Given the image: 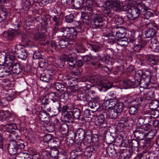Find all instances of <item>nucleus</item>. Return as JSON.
I'll return each mask as SVG.
<instances>
[{
	"instance_id": "obj_33",
	"label": "nucleus",
	"mask_w": 159,
	"mask_h": 159,
	"mask_svg": "<svg viewBox=\"0 0 159 159\" xmlns=\"http://www.w3.org/2000/svg\"><path fill=\"white\" fill-rule=\"evenodd\" d=\"M149 116H142L140 117L138 120L137 124L138 125L140 128L143 126L145 124L144 122L147 119L149 118Z\"/></svg>"
},
{
	"instance_id": "obj_18",
	"label": "nucleus",
	"mask_w": 159,
	"mask_h": 159,
	"mask_svg": "<svg viewBox=\"0 0 159 159\" xmlns=\"http://www.w3.org/2000/svg\"><path fill=\"white\" fill-rule=\"evenodd\" d=\"M7 58H8V61H14L15 60V51L11 48H8L5 50L4 52Z\"/></svg>"
},
{
	"instance_id": "obj_16",
	"label": "nucleus",
	"mask_w": 159,
	"mask_h": 159,
	"mask_svg": "<svg viewBox=\"0 0 159 159\" xmlns=\"http://www.w3.org/2000/svg\"><path fill=\"white\" fill-rule=\"evenodd\" d=\"M86 7L83 6L81 9L82 10H86V9L89 11V13L92 12L93 7L96 6L97 4L96 2L93 0H87L86 2Z\"/></svg>"
},
{
	"instance_id": "obj_15",
	"label": "nucleus",
	"mask_w": 159,
	"mask_h": 159,
	"mask_svg": "<svg viewBox=\"0 0 159 159\" xmlns=\"http://www.w3.org/2000/svg\"><path fill=\"white\" fill-rule=\"evenodd\" d=\"M122 88L127 89L128 88H135L138 86L134 81H132L129 79L124 81L121 83Z\"/></svg>"
},
{
	"instance_id": "obj_47",
	"label": "nucleus",
	"mask_w": 159,
	"mask_h": 159,
	"mask_svg": "<svg viewBox=\"0 0 159 159\" xmlns=\"http://www.w3.org/2000/svg\"><path fill=\"white\" fill-rule=\"evenodd\" d=\"M138 109L137 107L135 105L129 107V112L131 115H134L138 112Z\"/></svg>"
},
{
	"instance_id": "obj_9",
	"label": "nucleus",
	"mask_w": 159,
	"mask_h": 159,
	"mask_svg": "<svg viewBox=\"0 0 159 159\" xmlns=\"http://www.w3.org/2000/svg\"><path fill=\"white\" fill-rule=\"evenodd\" d=\"M129 8L127 16L129 19L133 20L139 16L140 13L135 4L131 5Z\"/></svg>"
},
{
	"instance_id": "obj_39",
	"label": "nucleus",
	"mask_w": 159,
	"mask_h": 159,
	"mask_svg": "<svg viewBox=\"0 0 159 159\" xmlns=\"http://www.w3.org/2000/svg\"><path fill=\"white\" fill-rule=\"evenodd\" d=\"M124 106L122 102H116V104L114 108L115 110L119 113L121 112L123 109Z\"/></svg>"
},
{
	"instance_id": "obj_48",
	"label": "nucleus",
	"mask_w": 159,
	"mask_h": 159,
	"mask_svg": "<svg viewBox=\"0 0 159 159\" xmlns=\"http://www.w3.org/2000/svg\"><path fill=\"white\" fill-rule=\"evenodd\" d=\"M31 3L29 0H24L22 3V7L24 9H29L31 7Z\"/></svg>"
},
{
	"instance_id": "obj_28",
	"label": "nucleus",
	"mask_w": 159,
	"mask_h": 159,
	"mask_svg": "<svg viewBox=\"0 0 159 159\" xmlns=\"http://www.w3.org/2000/svg\"><path fill=\"white\" fill-rule=\"evenodd\" d=\"M85 135V131L82 128H79L77 130L75 137H78L79 139L80 142H81L84 138Z\"/></svg>"
},
{
	"instance_id": "obj_2",
	"label": "nucleus",
	"mask_w": 159,
	"mask_h": 159,
	"mask_svg": "<svg viewBox=\"0 0 159 159\" xmlns=\"http://www.w3.org/2000/svg\"><path fill=\"white\" fill-rule=\"evenodd\" d=\"M6 68L9 70L8 74L6 73V76L10 75L11 72L14 74L18 75L21 73L22 71V67L19 63H15L14 61L7 62V66H5Z\"/></svg>"
},
{
	"instance_id": "obj_21",
	"label": "nucleus",
	"mask_w": 159,
	"mask_h": 159,
	"mask_svg": "<svg viewBox=\"0 0 159 159\" xmlns=\"http://www.w3.org/2000/svg\"><path fill=\"white\" fill-rule=\"evenodd\" d=\"M146 43V42L144 41L140 42L136 41L135 43L133 44V48L134 51L137 52H139Z\"/></svg>"
},
{
	"instance_id": "obj_1",
	"label": "nucleus",
	"mask_w": 159,
	"mask_h": 159,
	"mask_svg": "<svg viewBox=\"0 0 159 159\" xmlns=\"http://www.w3.org/2000/svg\"><path fill=\"white\" fill-rule=\"evenodd\" d=\"M61 32L63 33L62 35L69 41H74L77 37V30L78 32H81L82 30L79 29L77 27L76 30L71 27H63L60 29Z\"/></svg>"
},
{
	"instance_id": "obj_49",
	"label": "nucleus",
	"mask_w": 159,
	"mask_h": 159,
	"mask_svg": "<svg viewBox=\"0 0 159 159\" xmlns=\"http://www.w3.org/2000/svg\"><path fill=\"white\" fill-rule=\"evenodd\" d=\"M156 133V130H151L149 131L148 133H146V136H147L148 139H151L155 135Z\"/></svg>"
},
{
	"instance_id": "obj_53",
	"label": "nucleus",
	"mask_w": 159,
	"mask_h": 159,
	"mask_svg": "<svg viewBox=\"0 0 159 159\" xmlns=\"http://www.w3.org/2000/svg\"><path fill=\"white\" fill-rule=\"evenodd\" d=\"M141 128L143 129V130L146 132L151 130L152 129V126L150 124H144L143 126L140 127Z\"/></svg>"
},
{
	"instance_id": "obj_43",
	"label": "nucleus",
	"mask_w": 159,
	"mask_h": 159,
	"mask_svg": "<svg viewBox=\"0 0 159 159\" xmlns=\"http://www.w3.org/2000/svg\"><path fill=\"white\" fill-rule=\"evenodd\" d=\"M9 70L7 68H6L5 66H0V77L6 76V73L8 74Z\"/></svg>"
},
{
	"instance_id": "obj_13",
	"label": "nucleus",
	"mask_w": 159,
	"mask_h": 159,
	"mask_svg": "<svg viewBox=\"0 0 159 159\" xmlns=\"http://www.w3.org/2000/svg\"><path fill=\"white\" fill-rule=\"evenodd\" d=\"M12 116V114L10 112L0 111V119L1 120H5L8 122H11L13 120Z\"/></svg>"
},
{
	"instance_id": "obj_63",
	"label": "nucleus",
	"mask_w": 159,
	"mask_h": 159,
	"mask_svg": "<svg viewBox=\"0 0 159 159\" xmlns=\"http://www.w3.org/2000/svg\"><path fill=\"white\" fill-rule=\"evenodd\" d=\"M50 2L49 0H41V1L39 2V5L43 7L45 5Z\"/></svg>"
},
{
	"instance_id": "obj_3",
	"label": "nucleus",
	"mask_w": 159,
	"mask_h": 159,
	"mask_svg": "<svg viewBox=\"0 0 159 159\" xmlns=\"http://www.w3.org/2000/svg\"><path fill=\"white\" fill-rule=\"evenodd\" d=\"M24 144L15 140H11L8 144L7 150L9 154L11 156L14 155L17 152L18 150L24 148Z\"/></svg>"
},
{
	"instance_id": "obj_58",
	"label": "nucleus",
	"mask_w": 159,
	"mask_h": 159,
	"mask_svg": "<svg viewBox=\"0 0 159 159\" xmlns=\"http://www.w3.org/2000/svg\"><path fill=\"white\" fill-rule=\"evenodd\" d=\"M111 34H109V37L108 39V42L109 43H111V44H113L114 43H117V40L118 39H116L115 38L116 37L113 36H112V37H111V35H110Z\"/></svg>"
},
{
	"instance_id": "obj_51",
	"label": "nucleus",
	"mask_w": 159,
	"mask_h": 159,
	"mask_svg": "<svg viewBox=\"0 0 159 159\" xmlns=\"http://www.w3.org/2000/svg\"><path fill=\"white\" fill-rule=\"evenodd\" d=\"M9 61L8 60H7L5 55L0 52V63H5L7 65V62Z\"/></svg>"
},
{
	"instance_id": "obj_57",
	"label": "nucleus",
	"mask_w": 159,
	"mask_h": 159,
	"mask_svg": "<svg viewBox=\"0 0 159 159\" xmlns=\"http://www.w3.org/2000/svg\"><path fill=\"white\" fill-rule=\"evenodd\" d=\"M149 106H152V108L156 109L159 107V104L158 102L157 101H152L149 104Z\"/></svg>"
},
{
	"instance_id": "obj_62",
	"label": "nucleus",
	"mask_w": 159,
	"mask_h": 159,
	"mask_svg": "<svg viewBox=\"0 0 159 159\" xmlns=\"http://www.w3.org/2000/svg\"><path fill=\"white\" fill-rule=\"evenodd\" d=\"M52 138V137L51 135L50 134H48L45 135L44 137L43 140L45 141V142L48 143Z\"/></svg>"
},
{
	"instance_id": "obj_19",
	"label": "nucleus",
	"mask_w": 159,
	"mask_h": 159,
	"mask_svg": "<svg viewBox=\"0 0 159 159\" xmlns=\"http://www.w3.org/2000/svg\"><path fill=\"white\" fill-rule=\"evenodd\" d=\"M107 154L114 159L117 157V153L113 145H111L107 147L106 150Z\"/></svg>"
},
{
	"instance_id": "obj_31",
	"label": "nucleus",
	"mask_w": 159,
	"mask_h": 159,
	"mask_svg": "<svg viewBox=\"0 0 159 159\" xmlns=\"http://www.w3.org/2000/svg\"><path fill=\"white\" fill-rule=\"evenodd\" d=\"M156 30L152 28L148 29L145 32V35L146 38H149L153 36L156 33Z\"/></svg>"
},
{
	"instance_id": "obj_12",
	"label": "nucleus",
	"mask_w": 159,
	"mask_h": 159,
	"mask_svg": "<svg viewBox=\"0 0 159 159\" xmlns=\"http://www.w3.org/2000/svg\"><path fill=\"white\" fill-rule=\"evenodd\" d=\"M92 18L96 28H100L103 26V20L100 15L98 14L93 15Z\"/></svg>"
},
{
	"instance_id": "obj_23",
	"label": "nucleus",
	"mask_w": 159,
	"mask_h": 159,
	"mask_svg": "<svg viewBox=\"0 0 159 159\" xmlns=\"http://www.w3.org/2000/svg\"><path fill=\"white\" fill-rule=\"evenodd\" d=\"M106 111L107 117L110 119L116 118L119 113L113 108L108 109Z\"/></svg>"
},
{
	"instance_id": "obj_8",
	"label": "nucleus",
	"mask_w": 159,
	"mask_h": 159,
	"mask_svg": "<svg viewBox=\"0 0 159 159\" xmlns=\"http://www.w3.org/2000/svg\"><path fill=\"white\" fill-rule=\"evenodd\" d=\"M15 52L17 57L22 60H25L27 57L26 50L24 47L20 44H17L15 47Z\"/></svg>"
},
{
	"instance_id": "obj_22",
	"label": "nucleus",
	"mask_w": 159,
	"mask_h": 159,
	"mask_svg": "<svg viewBox=\"0 0 159 159\" xmlns=\"http://www.w3.org/2000/svg\"><path fill=\"white\" fill-rule=\"evenodd\" d=\"M53 74L52 71L48 70L46 71L45 73H43L41 75L40 79L43 81L48 82L50 79V76L52 75Z\"/></svg>"
},
{
	"instance_id": "obj_50",
	"label": "nucleus",
	"mask_w": 159,
	"mask_h": 159,
	"mask_svg": "<svg viewBox=\"0 0 159 159\" xmlns=\"http://www.w3.org/2000/svg\"><path fill=\"white\" fill-rule=\"evenodd\" d=\"M59 44L61 48H64L68 45V43L67 41L64 39H62L59 42Z\"/></svg>"
},
{
	"instance_id": "obj_10",
	"label": "nucleus",
	"mask_w": 159,
	"mask_h": 159,
	"mask_svg": "<svg viewBox=\"0 0 159 159\" xmlns=\"http://www.w3.org/2000/svg\"><path fill=\"white\" fill-rule=\"evenodd\" d=\"M111 35L119 39L123 38L125 36V28L118 26L113 28L111 30Z\"/></svg>"
},
{
	"instance_id": "obj_46",
	"label": "nucleus",
	"mask_w": 159,
	"mask_h": 159,
	"mask_svg": "<svg viewBox=\"0 0 159 159\" xmlns=\"http://www.w3.org/2000/svg\"><path fill=\"white\" fill-rule=\"evenodd\" d=\"M68 130V125L66 123H62L60 126V131L62 134H64Z\"/></svg>"
},
{
	"instance_id": "obj_36",
	"label": "nucleus",
	"mask_w": 159,
	"mask_h": 159,
	"mask_svg": "<svg viewBox=\"0 0 159 159\" xmlns=\"http://www.w3.org/2000/svg\"><path fill=\"white\" fill-rule=\"evenodd\" d=\"M136 7L140 13L147 11L148 10V7L147 6L143 3H137L135 4Z\"/></svg>"
},
{
	"instance_id": "obj_25",
	"label": "nucleus",
	"mask_w": 159,
	"mask_h": 159,
	"mask_svg": "<svg viewBox=\"0 0 159 159\" xmlns=\"http://www.w3.org/2000/svg\"><path fill=\"white\" fill-rule=\"evenodd\" d=\"M134 135L138 139L142 140L146 136V134L143 129L140 128L135 132Z\"/></svg>"
},
{
	"instance_id": "obj_45",
	"label": "nucleus",
	"mask_w": 159,
	"mask_h": 159,
	"mask_svg": "<svg viewBox=\"0 0 159 159\" xmlns=\"http://www.w3.org/2000/svg\"><path fill=\"white\" fill-rule=\"evenodd\" d=\"M144 96L145 98L147 100H150L154 97V93L152 91H148L144 93Z\"/></svg>"
},
{
	"instance_id": "obj_7",
	"label": "nucleus",
	"mask_w": 159,
	"mask_h": 159,
	"mask_svg": "<svg viewBox=\"0 0 159 159\" xmlns=\"http://www.w3.org/2000/svg\"><path fill=\"white\" fill-rule=\"evenodd\" d=\"M54 96L51 99L53 102H56L59 106H60V101L66 102L69 99V94L67 93H61V92H57L54 93Z\"/></svg>"
},
{
	"instance_id": "obj_11",
	"label": "nucleus",
	"mask_w": 159,
	"mask_h": 159,
	"mask_svg": "<svg viewBox=\"0 0 159 159\" xmlns=\"http://www.w3.org/2000/svg\"><path fill=\"white\" fill-rule=\"evenodd\" d=\"M106 5L110 11H116L120 9L121 2L118 0L111 1L106 2Z\"/></svg>"
},
{
	"instance_id": "obj_29",
	"label": "nucleus",
	"mask_w": 159,
	"mask_h": 159,
	"mask_svg": "<svg viewBox=\"0 0 159 159\" xmlns=\"http://www.w3.org/2000/svg\"><path fill=\"white\" fill-rule=\"evenodd\" d=\"M159 57L156 55H150L148 58V60L150 64L153 65H156L158 62Z\"/></svg>"
},
{
	"instance_id": "obj_30",
	"label": "nucleus",
	"mask_w": 159,
	"mask_h": 159,
	"mask_svg": "<svg viewBox=\"0 0 159 159\" xmlns=\"http://www.w3.org/2000/svg\"><path fill=\"white\" fill-rule=\"evenodd\" d=\"M47 63L50 65H55V64L60 65L59 61L61 60L59 59H55L51 57H49L47 58Z\"/></svg>"
},
{
	"instance_id": "obj_37",
	"label": "nucleus",
	"mask_w": 159,
	"mask_h": 159,
	"mask_svg": "<svg viewBox=\"0 0 159 159\" xmlns=\"http://www.w3.org/2000/svg\"><path fill=\"white\" fill-rule=\"evenodd\" d=\"M128 44V39L126 38L118 39L117 42V44L121 46V47H125Z\"/></svg>"
},
{
	"instance_id": "obj_27",
	"label": "nucleus",
	"mask_w": 159,
	"mask_h": 159,
	"mask_svg": "<svg viewBox=\"0 0 159 159\" xmlns=\"http://www.w3.org/2000/svg\"><path fill=\"white\" fill-rule=\"evenodd\" d=\"M14 159H31V158L27 153L21 152L16 155Z\"/></svg>"
},
{
	"instance_id": "obj_59",
	"label": "nucleus",
	"mask_w": 159,
	"mask_h": 159,
	"mask_svg": "<svg viewBox=\"0 0 159 159\" xmlns=\"http://www.w3.org/2000/svg\"><path fill=\"white\" fill-rule=\"evenodd\" d=\"M22 40L27 45H29V43L30 42V37H28L27 36H23L22 38Z\"/></svg>"
},
{
	"instance_id": "obj_38",
	"label": "nucleus",
	"mask_w": 159,
	"mask_h": 159,
	"mask_svg": "<svg viewBox=\"0 0 159 159\" xmlns=\"http://www.w3.org/2000/svg\"><path fill=\"white\" fill-rule=\"evenodd\" d=\"M128 118L126 116H122L119 121L117 124L118 126H119L122 128L124 127L125 124L128 121Z\"/></svg>"
},
{
	"instance_id": "obj_56",
	"label": "nucleus",
	"mask_w": 159,
	"mask_h": 159,
	"mask_svg": "<svg viewBox=\"0 0 159 159\" xmlns=\"http://www.w3.org/2000/svg\"><path fill=\"white\" fill-rule=\"evenodd\" d=\"M17 127L16 125L14 123H9V133H12L14 131V130L17 129Z\"/></svg>"
},
{
	"instance_id": "obj_55",
	"label": "nucleus",
	"mask_w": 159,
	"mask_h": 159,
	"mask_svg": "<svg viewBox=\"0 0 159 159\" xmlns=\"http://www.w3.org/2000/svg\"><path fill=\"white\" fill-rule=\"evenodd\" d=\"M50 156V153L47 151H43L42 152L41 157L43 159H48Z\"/></svg>"
},
{
	"instance_id": "obj_61",
	"label": "nucleus",
	"mask_w": 159,
	"mask_h": 159,
	"mask_svg": "<svg viewBox=\"0 0 159 159\" xmlns=\"http://www.w3.org/2000/svg\"><path fill=\"white\" fill-rule=\"evenodd\" d=\"M153 16L152 13L150 11H147L144 15V19L149 20L150 17H152Z\"/></svg>"
},
{
	"instance_id": "obj_35",
	"label": "nucleus",
	"mask_w": 159,
	"mask_h": 159,
	"mask_svg": "<svg viewBox=\"0 0 159 159\" xmlns=\"http://www.w3.org/2000/svg\"><path fill=\"white\" fill-rule=\"evenodd\" d=\"M88 47L94 52H96L100 51L101 49V47L100 45L97 44L88 43Z\"/></svg>"
},
{
	"instance_id": "obj_44",
	"label": "nucleus",
	"mask_w": 159,
	"mask_h": 159,
	"mask_svg": "<svg viewBox=\"0 0 159 159\" xmlns=\"http://www.w3.org/2000/svg\"><path fill=\"white\" fill-rule=\"evenodd\" d=\"M64 85L60 82H56L54 85V88L57 91L62 92L63 91V89L64 88Z\"/></svg>"
},
{
	"instance_id": "obj_4",
	"label": "nucleus",
	"mask_w": 159,
	"mask_h": 159,
	"mask_svg": "<svg viewBox=\"0 0 159 159\" xmlns=\"http://www.w3.org/2000/svg\"><path fill=\"white\" fill-rule=\"evenodd\" d=\"M105 117L103 114L100 115L96 117L95 120V124L97 128L103 133L107 131V124L105 122Z\"/></svg>"
},
{
	"instance_id": "obj_54",
	"label": "nucleus",
	"mask_w": 159,
	"mask_h": 159,
	"mask_svg": "<svg viewBox=\"0 0 159 159\" xmlns=\"http://www.w3.org/2000/svg\"><path fill=\"white\" fill-rule=\"evenodd\" d=\"M74 17V15L71 14L68 15H67L65 17V20L66 22L67 23H71L73 21Z\"/></svg>"
},
{
	"instance_id": "obj_34",
	"label": "nucleus",
	"mask_w": 159,
	"mask_h": 159,
	"mask_svg": "<svg viewBox=\"0 0 159 159\" xmlns=\"http://www.w3.org/2000/svg\"><path fill=\"white\" fill-rule=\"evenodd\" d=\"M89 107L91 109H94V111H96L100 107L99 103L98 102H96L94 100L89 102L88 104Z\"/></svg>"
},
{
	"instance_id": "obj_26",
	"label": "nucleus",
	"mask_w": 159,
	"mask_h": 159,
	"mask_svg": "<svg viewBox=\"0 0 159 159\" xmlns=\"http://www.w3.org/2000/svg\"><path fill=\"white\" fill-rule=\"evenodd\" d=\"M143 72L141 70L137 71L135 73V79L134 81L137 85L138 86L140 84V82L142 80Z\"/></svg>"
},
{
	"instance_id": "obj_20",
	"label": "nucleus",
	"mask_w": 159,
	"mask_h": 159,
	"mask_svg": "<svg viewBox=\"0 0 159 159\" xmlns=\"http://www.w3.org/2000/svg\"><path fill=\"white\" fill-rule=\"evenodd\" d=\"M39 119L45 124H47L50 121L49 114L45 111H41L39 113Z\"/></svg>"
},
{
	"instance_id": "obj_5",
	"label": "nucleus",
	"mask_w": 159,
	"mask_h": 159,
	"mask_svg": "<svg viewBox=\"0 0 159 159\" xmlns=\"http://www.w3.org/2000/svg\"><path fill=\"white\" fill-rule=\"evenodd\" d=\"M77 55L75 53H72L69 55L63 54L61 56V61L59 63L62 62L67 61L69 66L70 69L71 70L73 69L74 66L76 63Z\"/></svg>"
},
{
	"instance_id": "obj_41",
	"label": "nucleus",
	"mask_w": 159,
	"mask_h": 159,
	"mask_svg": "<svg viewBox=\"0 0 159 159\" xmlns=\"http://www.w3.org/2000/svg\"><path fill=\"white\" fill-rule=\"evenodd\" d=\"M53 21L55 22L54 30L57 31L58 30V26L59 25L60 19L58 15H55L52 18Z\"/></svg>"
},
{
	"instance_id": "obj_32",
	"label": "nucleus",
	"mask_w": 159,
	"mask_h": 159,
	"mask_svg": "<svg viewBox=\"0 0 159 159\" xmlns=\"http://www.w3.org/2000/svg\"><path fill=\"white\" fill-rule=\"evenodd\" d=\"M94 150V148L92 146L87 147L84 151V155L87 158H90Z\"/></svg>"
},
{
	"instance_id": "obj_64",
	"label": "nucleus",
	"mask_w": 159,
	"mask_h": 159,
	"mask_svg": "<svg viewBox=\"0 0 159 159\" xmlns=\"http://www.w3.org/2000/svg\"><path fill=\"white\" fill-rule=\"evenodd\" d=\"M48 100L46 97H43L41 98V103L42 104H48Z\"/></svg>"
},
{
	"instance_id": "obj_52",
	"label": "nucleus",
	"mask_w": 159,
	"mask_h": 159,
	"mask_svg": "<svg viewBox=\"0 0 159 159\" xmlns=\"http://www.w3.org/2000/svg\"><path fill=\"white\" fill-rule=\"evenodd\" d=\"M74 4L76 8H80L82 5L84 0H74Z\"/></svg>"
},
{
	"instance_id": "obj_6",
	"label": "nucleus",
	"mask_w": 159,
	"mask_h": 159,
	"mask_svg": "<svg viewBox=\"0 0 159 159\" xmlns=\"http://www.w3.org/2000/svg\"><path fill=\"white\" fill-rule=\"evenodd\" d=\"M80 111L78 108H75L68 111L66 114L65 118L68 123H72L74 119L80 120Z\"/></svg>"
},
{
	"instance_id": "obj_17",
	"label": "nucleus",
	"mask_w": 159,
	"mask_h": 159,
	"mask_svg": "<svg viewBox=\"0 0 159 159\" xmlns=\"http://www.w3.org/2000/svg\"><path fill=\"white\" fill-rule=\"evenodd\" d=\"M17 34L15 30L9 28L8 32H4L3 33V35L7 40H11L13 37Z\"/></svg>"
},
{
	"instance_id": "obj_40",
	"label": "nucleus",
	"mask_w": 159,
	"mask_h": 159,
	"mask_svg": "<svg viewBox=\"0 0 159 159\" xmlns=\"http://www.w3.org/2000/svg\"><path fill=\"white\" fill-rule=\"evenodd\" d=\"M59 151L58 149L56 147H53L51 149L50 153V156L54 158L58 157Z\"/></svg>"
},
{
	"instance_id": "obj_24",
	"label": "nucleus",
	"mask_w": 159,
	"mask_h": 159,
	"mask_svg": "<svg viewBox=\"0 0 159 159\" xmlns=\"http://www.w3.org/2000/svg\"><path fill=\"white\" fill-rule=\"evenodd\" d=\"M116 101L115 100L110 99L108 100H105L104 101V106L107 109H108L114 108Z\"/></svg>"
},
{
	"instance_id": "obj_42",
	"label": "nucleus",
	"mask_w": 159,
	"mask_h": 159,
	"mask_svg": "<svg viewBox=\"0 0 159 159\" xmlns=\"http://www.w3.org/2000/svg\"><path fill=\"white\" fill-rule=\"evenodd\" d=\"M124 67L122 66H116L115 68V70L113 71L114 75L117 74L121 75L124 72Z\"/></svg>"
},
{
	"instance_id": "obj_14",
	"label": "nucleus",
	"mask_w": 159,
	"mask_h": 159,
	"mask_svg": "<svg viewBox=\"0 0 159 159\" xmlns=\"http://www.w3.org/2000/svg\"><path fill=\"white\" fill-rule=\"evenodd\" d=\"M125 102H128V103H131L136 102L134 103L135 105H137L140 104L142 101V98L140 97H137L136 98H132L130 96H127L124 99Z\"/></svg>"
},
{
	"instance_id": "obj_60",
	"label": "nucleus",
	"mask_w": 159,
	"mask_h": 159,
	"mask_svg": "<svg viewBox=\"0 0 159 159\" xmlns=\"http://www.w3.org/2000/svg\"><path fill=\"white\" fill-rule=\"evenodd\" d=\"M115 21L117 25H121L123 22V20L120 17H117L116 18Z\"/></svg>"
}]
</instances>
